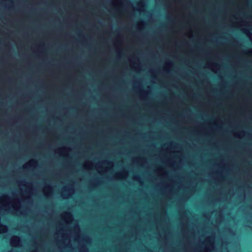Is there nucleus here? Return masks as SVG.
Returning <instances> with one entry per match:
<instances>
[{
    "label": "nucleus",
    "instance_id": "obj_1",
    "mask_svg": "<svg viewBox=\"0 0 252 252\" xmlns=\"http://www.w3.org/2000/svg\"><path fill=\"white\" fill-rule=\"evenodd\" d=\"M0 204L8 212L16 214L21 208V202L17 197H10L7 194H2L0 196Z\"/></svg>",
    "mask_w": 252,
    "mask_h": 252
},
{
    "label": "nucleus",
    "instance_id": "obj_2",
    "mask_svg": "<svg viewBox=\"0 0 252 252\" xmlns=\"http://www.w3.org/2000/svg\"><path fill=\"white\" fill-rule=\"evenodd\" d=\"M114 165V163L112 161L104 160L96 163L94 167L99 174H102L112 169Z\"/></svg>",
    "mask_w": 252,
    "mask_h": 252
},
{
    "label": "nucleus",
    "instance_id": "obj_3",
    "mask_svg": "<svg viewBox=\"0 0 252 252\" xmlns=\"http://www.w3.org/2000/svg\"><path fill=\"white\" fill-rule=\"evenodd\" d=\"M74 193V188L73 185H67L64 186L61 191V195L63 198H70Z\"/></svg>",
    "mask_w": 252,
    "mask_h": 252
},
{
    "label": "nucleus",
    "instance_id": "obj_4",
    "mask_svg": "<svg viewBox=\"0 0 252 252\" xmlns=\"http://www.w3.org/2000/svg\"><path fill=\"white\" fill-rule=\"evenodd\" d=\"M130 66L131 68L137 71L140 72L141 70V65L139 60L137 58H132L129 59Z\"/></svg>",
    "mask_w": 252,
    "mask_h": 252
},
{
    "label": "nucleus",
    "instance_id": "obj_5",
    "mask_svg": "<svg viewBox=\"0 0 252 252\" xmlns=\"http://www.w3.org/2000/svg\"><path fill=\"white\" fill-rule=\"evenodd\" d=\"M70 151V148L67 147H61L55 150V153L61 157H67Z\"/></svg>",
    "mask_w": 252,
    "mask_h": 252
},
{
    "label": "nucleus",
    "instance_id": "obj_6",
    "mask_svg": "<svg viewBox=\"0 0 252 252\" xmlns=\"http://www.w3.org/2000/svg\"><path fill=\"white\" fill-rule=\"evenodd\" d=\"M61 219L66 223H70L73 220L72 214L69 212H63L61 215Z\"/></svg>",
    "mask_w": 252,
    "mask_h": 252
},
{
    "label": "nucleus",
    "instance_id": "obj_7",
    "mask_svg": "<svg viewBox=\"0 0 252 252\" xmlns=\"http://www.w3.org/2000/svg\"><path fill=\"white\" fill-rule=\"evenodd\" d=\"M37 165V162L33 159H32L27 161L23 165V168L24 169L35 168Z\"/></svg>",
    "mask_w": 252,
    "mask_h": 252
},
{
    "label": "nucleus",
    "instance_id": "obj_8",
    "mask_svg": "<svg viewBox=\"0 0 252 252\" xmlns=\"http://www.w3.org/2000/svg\"><path fill=\"white\" fill-rule=\"evenodd\" d=\"M205 242L210 245L209 247H206L207 251L214 249L215 247V237L214 236H207L205 238Z\"/></svg>",
    "mask_w": 252,
    "mask_h": 252
},
{
    "label": "nucleus",
    "instance_id": "obj_9",
    "mask_svg": "<svg viewBox=\"0 0 252 252\" xmlns=\"http://www.w3.org/2000/svg\"><path fill=\"white\" fill-rule=\"evenodd\" d=\"M42 191L45 196H50L53 193V187L51 185H45L43 188Z\"/></svg>",
    "mask_w": 252,
    "mask_h": 252
},
{
    "label": "nucleus",
    "instance_id": "obj_10",
    "mask_svg": "<svg viewBox=\"0 0 252 252\" xmlns=\"http://www.w3.org/2000/svg\"><path fill=\"white\" fill-rule=\"evenodd\" d=\"M10 245L13 247H18L21 246V239L18 236H13L10 240Z\"/></svg>",
    "mask_w": 252,
    "mask_h": 252
},
{
    "label": "nucleus",
    "instance_id": "obj_11",
    "mask_svg": "<svg viewBox=\"0 0 252 252\" xmlns=\"http://www.w3.org/2000/svg\"><path fill=\"white\" fill-rule=\"evenodd\" d=\"M128 176V172L126 170H123L120 172L116 173L114 175V177L116 179L122 180L127 178Z\"/></svg>",
    "mask_w": 252,
    "mask_h": 252
},
{
    "label": "nucleus",
    "instance_id": "obj_12",
    "mask_svg": "<svg viewBox=\"0 0 252 252\" xmlns=\"http://www.w3.org/2000/svg\"><path fill=\"white\" fill-rule=\"evenodd\" d=\"M220 64L218 63H208V67L216 73L220 70Z\"/></svg>",
    "mask_w": 252,
    "mask_h": 252
},
{
    "label": "nucleus",
    "instance_id": "obj_13",
    "mask_svg": "<svg viewBox=\"0 0 252 252\" xmlns=\"http://www.w3.org/2000/svg\"><path fill=\"white\" fill-rule=\"evenodd\" d=\"M136 10L139 12H143L145 10V4L141 0L139 1L136 3Z\"/></svg>",
    "mask_w": 252,
    "mask_h": 252
},
{
    "label": "nucleus",
    "instance_id": "obj_14",
    "mask_svg": "<svg viewBox=\"0 0 252 252\" xmlns=\"http://www.w3.org/2000/svg\"><path fill=\"white\" fill-rule=\"evenodd\" d=\"M94 165L93 162L91 161H86L83 164V167L86 170H92Z\"/></svg>",
    "mask_w": 252,
    "mask_h": 252
},
{
    "label": "nucleus",
    "instance_id": "obj_15",
    "mask_svg": "<svg viewBox=\"0 0 252 252\" xmlns=\"http://www.w3.org/2000/svg\"><path fill=\"white\" fill-rule=\"evenodd\" d=\"M183 232L184 238L186 239L188 244H190L189 235V230L187 228L184 227L183 229Z\"/></svg>",
    "mask_w": 252,
    "mask_h": 252
},
{
    "label": "nucleus",
    "instance_id": "obj_16",
    "mask_svg": "<svg viewBox=\"0 0 252 252\" xmlns=\"http://www.w3.org/2000/svg\"><path fill=\"white\" fill-rule=\"evenodd\" d=\"M175 2H176V0H174V25H175V20H176V15H175V7H176V4H175ZM175 26H174V34H175ZM174 59L176 58V56H175V53H176V50H175V46H176V39H175V36L174 35Z\"/></svg>",
    "mask_w": 252,
    "mask_h": 252
},
{
    "label": "nucleus",
    "instance_id": "obj_17",
    "mask_svg": "<svg viewBox=\"0 0 252 252\" xmlns=\"http://www.w3.org/2000/svg\"><path fill=\"white\" fill-rule=\"evenodd\" d=\"M243 32L246 34L250 40H252V33L248 28H244L242 30Z\"/></svg>",
    "mask_w": 252,
    "mask_h": 252
},
{
    "label": "nucleus",
    "instance_id": "obj_18",
    "mask_svg": "<svg viewBox=\"0 0 252 252\" xmlns=\"http://www.w3.org/2000/svg\"><path fill=\"white\" fill-rule=\"evenodd\" d=\"M246 133V131L245 130H242L240 132L236 133L235 135L236 136L239 138L243 137Z\"/></svg>",
    "mask_w": 252,
    "mask_h": 252
},
{
    "label": "nucleus",
    "instance_id": "obj_19",
    "mask_svg": "<svg viewBox=\"0 0 252 252\" xmlns=\"http://www.w3.org/2000/svg\"><path fill=\"white\" fill-rule=\"evenodd\" d=\"M184 63L188 67L192 68V65L190 63V60L189 59H185L184 61Z\"/></svg>",
    "mask_w": 252,
    "mask_h": 252
},
{
    "label": "nucleus",
    "instance_id": "obj_20",
    "mask_svg": "<svg viewBox=\"0 0 252 252\" xmlns=\"http://www.w3.org/2000/svg\"><path fill=\"white\" fill-rule=\"evenodd\" d=\"M187 34L188 36L190 39H192L193 38V32H192V30L190 29L189 32H188Z\"/></svg>",
    "mask_w": 252,
    "mask_h": 252
},
{
    "label": "nucleus",
    "instance_id": "obj_21",
    "mask_svg": "<svg viewBox=\"0 0 252 252\" xmlns=\"http://www.w3.org/2000/svg\"><path fill=\"white\" fill-rule=\"evenodd\" d=\"M133 179L136 181H139L140 179V177L138 176L134 175L133 177Z\"/></svg>",
    "mask_w": 252,
    "mask_h": 252
},
{
    "label": "nucleus",
    "instance_id": "obj_22",
    "mask_svg": "<svg viewBox=\"0 0 252 252\" xmlns=\"http://www.w3.org/2000/svg\"><path fill=\"white\" fill-rule=\"evenodd\" d=\"M190 187V185H185L184 186V188L186 189H189Z\"/></svg>",
    "mask_w": 252,
    "mask_h": 252
},
{
    "label": "nucleus",
    "instance_id": "obj_23",
    "mask_svg": "<svg viewBox=\"0 0 252 252\" xmlns=\"http://www.w3.org/2000/svg\"><path fill=\"white\" fill-rule=\"evenodd\" d=\"M56 233L57 234H60L61 233V230H58Z\"/></svg>",
    "mask_w": 252,
    "mask_h": 252
},
{
    "label": "nucleus",
    "instance_id": "obj_24",
    "mask_svg": "<svg viewBox=\"0 0 252 252\" xmlns=\"http://www.w3.org/2000/svg\"><path fill=\"white\" fill-rule=\"evenodd\" d=\"M248 52H249V54H252V50H249Z\"/></svg>",
    "mask_w": 252,
    "mask_h": 252
},
{
    "label": "nucleus",
    "instance_id": "obj_25",
    "mask_svg": "<svg viewBox=\"0 0 252 252\" xmlns=\"http://www.w3.org/2000/svg\"><path fill=\"white\" fill-rule=\"evenodd\" d=\"M169 65H173V62H170L169 63Z\"/></svg>",
    "mask_w": 252,
    "mask_h": 252
},
{
    "label": "nucleus",
    "instance_id": "obj_26",
    "mask_svg": "<svg viewBox=\"0 0 252 252\" xmlns=\"http://www.w3.org/2000/svg\"><path fill=\"white\" fill-rule=\"evenodd\" d=\"M63 237L65 238L66 237V234L63 233Z\"/></svg>",
    "mask_w": 252,
    "mask_h": 252
},
{
    "label": "nucleus",
    "instance_id": "obj_27",
    "mask_svg": "<svg viewBox=\"0 0 252 252\" xmlns=\"http://www.w3.org/2000/svg\"><path fill=\"white\" fill-rule=\"evenodd\" d=\"M141 23H142V24H143V25L145 24V22H144V21H141Z\"/></svg>",
    "mask_w": 252,
    "mask_h": 252
},
{
    "label": "nucleus",
    "instance_id": "obj_28",
    "mask_svg": "<svg viewBox=\"0 0 252 252\" xmlns=\"http://www.w3.org/2000/svg\"><path fill=\"white\" fill-rule=\"evenodd\" d=\"M8 252H14L13 250H11V251H8Z\"/></svg>",
    "mask_w": 252,
    "mask_h": 252
},
{
    "label": "nucleus",
    "instance_id": "obj_29",
    "mask_svg": "<svg viewBox=\"0 0 252 252\" xmlns=\"http://www.w3.org/2000/svg\"><path fill=\"white\" fill-rule=\"evenodd\" d=\"M174 148H175V143L174 142ZM175 153V151H174V154Z\"/></svg>",
    "mask_w": 252,
    "mask_h": 252
},
{
    "label": "nucleus",
    "instance_id": "obj_30",
    "mask_svg": "<svg viewBox=\"0 0 252 252\" xmlns=\"http://www.w3.org/2000/svg\"><path fill=\"white\" fill-rule=\"evenodd\" d=\"M174 114H175V107H174ZM175 123L174 122V124H175Z\"/></svg>",
    "mask_w": 252,
    "mask_h": 252
},
{
    "label": "nucleus",
    "instance_id": "obj_31",
    "mask_svg": "<svg viewBox=\"0 0 252 252\" xmlns=\"http://www.w3.org/2000/svg\"><path fill=\"white\" fill-rule=\"evenodd\" d=\"M214 124H215V125H217V123H216V122L214 123Z\"/></svg>",
    "mask_w": 252,
    "mask_h": 252
},
{
    "label": "nucleus",
    "instance_id": "obj_32",
    "mask_svg": "<svg viewBox=\"0 0 252 252\" xmlns=\"http://www.w3.org/2000/svg\"><path fill=\"white\" fill-rule=\"evenodd\" d=\"M222 165L223 166H224L225 165V164L224 163H222Z\"/></svg>",
    "mask_w": 252,
    "mask_h": 252
},
{
    "label": "nucleus",
    "instance_id": "obj_33",
    "mask_svg": "<svg viewBox=\"0 0 252 252\" xmlns=\"http://www.w3.org/2000/svg\"><path fill=\"white\" fill-rule=\"evenodd\" d=\"M174 89H175V84H174Z\"/></svg>",
    "mask_w": 252,
    "mask_h": 252
},
{
    "label": "nucleus",
    "instance_id": "obj_34",
    "mask_svg": "<svg viewBox=\"0 0 252 252\" xmlns=\"http://www.w3.org/2000/svg\"><path fill=\"white\" fill-rule=\"evenodd\" d=\"M174 165L175 164V160H174Z\"/></svg>",
    "mask_w": 252,
    "mask_h": 252
},
{
    "label": "nucleus",
    "instance_id": "obj_35",
    "mask_svg": "<svg viewBox=\"0 0 252 252\" xmlns=\"http://www.w3.org/2000/svg\"><path fill=\"white\" fill-rule=\"evenodd\" d=\"M174 67L175 66V64L174 65Z\"/></svg>",
    "mask_w": 252,
    "mask_h": 252
}]
</instances>
